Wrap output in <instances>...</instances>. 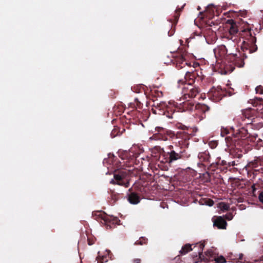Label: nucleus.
I'll list each match as a JSON object with an SVG mask.
<instances>
[{"label":"nucleus","mask_w":263,"mask_h":263,"mask_svg":"<svg viewBox=\"0 0 263 263\" xmlns=\"http://www.w3.org/2000/svg\"><path fill=\"white\" fill-rule=\"evenodd\" d=\"M124 175L123 174H115L114 179H111L110 181V183L117 184L120 185H125L126 187L128 186V183L126 184L122 182V179L124 178Z\"/></svg>","instance_id":"1"},{"label":"nucleus","mask_w":263,"mask_h":263,"mask_svg":"<svg viewBox=\"0 0 263 263\" xmlns=\"http://www.w3.org/2000/svg\"><path fill=\"white\" fill-rule=\"evenodd\" d=\"M214 225L217 226L219 229H226L227 222L221 216L218 217L214 222Z\"/></svg>","instance_id":"2"},{"label":"nucleus","mask_w":263,"mask_h":263,"mask_svg":"<svg viewBox=\"0 0 263 263\" xmlns=\"http://www.w3.org/2000/svg\"><path fill=\"white\" fill-rule=\"evenodd\" d=\"M170 156V159H169V163H171L173 161L177 160L178 159H179L181 158V155L178 153H176L174 151H171L169 153Z\"/></svg>","instance_id":"3"},{"label":"nucleus","mask_w":263,"mask_h":263,"mask_svg":"<svg viewBox=\"0 0 263 263\" xmlns=\"http://www.w3.org/2000/svg\"><path fill=\"white\" fill-rule=\"evenodd\" d=\"M228 22L231 24V27L229 29L230 33L233 35L236 34L238 31L236 24L232 20H229Z\"/></svg>","instance_id":"4"},{"label":"nucleus","mask_w":263,"mask_h":263,"mask_svg":"<svg viewBox=\"0 0 263 263\" xmlns=\"http://www.w3.org/2000/svg\"><path fill=\"white\" fill-rule=\"evenodd\" d=\"M128 200L133 204H137L139 202L138 196L134 193H132L129 195Z\"/></svg>","instance_id":"5"},{"label":"nucleus","mask_w":263,"mask_h":263,"mask_svg":"<svg viewBox=\"0 0 263 263\" xmlns=\"http://www.w3.org/2000/svg\"><path fill=\"white\" fill-rule=\"evenodd\" d=\"M191 250V246L189 244H187L185 245L182 248L181 250L180 251V252L182 254H185Z\"/></svg>","instance_id":"6"},{"label":"nucleus","mask_w":263,"mask_h":263,"mask_svg":"<svg viewBox=\"0 0 263 263\" xmlns=\"http://www.w3.org/2000/svg\"><path fill=\"white\" fill-rule=\"evenodd\" d=\"M218 208L221 210L224 211L229 210V205L224 202H220L218 204Z\"/></svg>","instance_id":"7"},{"label":"nucleus","mask_w":263,"mask_h":263,"mask_svg":"<svg viewBox=\"0 0 263 263\" xmlns=\"http://www.w3.org/2000/svg\"><path fill=\"white\" fill-rule=\"evenodd\" d=\"M215 260L217 263H225L226 260L223 256H218L215 258Z\"/></svg>","instance_id":"8"},{"label":"nucleus","mask_w":263,"mask_h":263,"mask_svg":"<svg viewBox=\"0 0 263 263\" xmlns=\"http://www.w3.org/2000/svg\"><path fill=\"white\" fill-rule=\"evenodd\" d=\"M198 93V90L196 88H194L191 90L190 93H189V95L191 96V97H195L197 94Z\"/></svg>","instance_id":"9"},{"label":"nucleus","mask_w":263,"mask_h":263,"mask_svg":"<svg viewBox=\"0 0 263 263\" xmlns=\"http://www.w3.org/2000/svg\"><path fill=\"white\" fill-rule=\"evenodd\" d=\"M233 217V215L231 213L226 214L225 216L226 218L228 220H231V219H232Z\"/></svg>","instance_id":"10"},{"label":"nucleus","mask_w":263,"mask_h":263,"mask_svg":"<svg viewBox=\"0 0 263 263\" xmlns=\"http://www.w3.org/2000/svg\"><path fill=\"white\" fill-rule=\"evenodd\" d=\"M206 205L211 206L213 205L214 201L212 200H209L208 201H206Z\"/></svg>","instance_id":"11"},{"label":"nucleus","mask_w":263,"mask_h":263,"mask_svg":"<svg viewBox=\"0 0 263 263\" xmlns=\"http://www.w3.org/2000/svg\"><path fill=\"white\" fill-rule=\"evenodd\" d=\"M259 199L260 202H261L263 203V192H261L259 195Z\"/></svg>","instance_id":"12"},{"label":"nucleus","mask_w":263,"mask_h":263,"mask_svg":"<svg viewBox=\"0 0 263 263\" xmlns=\"http://www.w3.org/2000/svg\"><path fill=\"white\" fill-rule=\"evenodd\" d=\"M140 259H136L134 260V263H140Z\"/></svg>","instance_id":"13"}]
</instances>
